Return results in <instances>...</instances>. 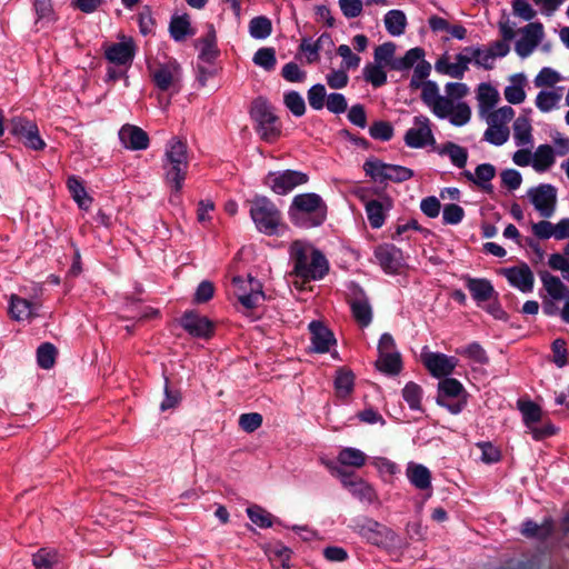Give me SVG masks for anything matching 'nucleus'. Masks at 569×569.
Instances as JSON below:
<instances>
[{"mask_svg":"<svg viewBox=\"0 0 569 569\" xmlns=\"http://www.w3.org/2000/svg\"><path fill=\"white\" fill-rule=\"evenodd\" d=\"M421 100L437 118L448 119L452 126L462 127L471 119L469 104L447 94H440L439 87L435 81L427 80L423 92H421Z\"/></svg>","mask_w":569,"mask_h":569,"instance_id":"obj_1","label":"nucleus"},{"mask_svg":"<svg viewBox=\"0 0 569 569\" xmlns=\"http://www.w3.org/2000/svg\"><path fill=\"white\" fill-rule=\"evenodd\" d=\"M290 258L293 262L292 274L302 282L320 280L329 271L327 258L310 243L299 240L292 242Z\"/></svg>","mask_w":569,"mask_h":569,"instance_id":"obj_2","label":"nucleus"},{"mask_svg":"<svg viewBox=\"0 0 569 569\" xmlns=\"http://www.w3.org/2000/svg\"><path fill=\"white\" fill-rule=\"evenodd\" d=\"M288 213L298 227H319L327 218V204L317 193H301L293 197Z\"/></svg>","mask_w":569,"mask_h":569,"instance_id":"obj_3","label":"nucleus"},{"mask_svg":"<svg viewBox=\"0 0 569 569\" xmlns=\"http://www.w3.org/2000/svg\"><path fill=\"white\" fill-rule=\"evenodd\" d=\"M162 167L166 182L179 193L189 168L188 147L184 141L172 138L167 143Z\"/></svg>","mask_w":569,"mask_h":569,"instance_id":"obj_4","label":"nucleus"},{"mask_svg":"<svg viewBox=\"0 0 569 569\" xmlns=\"http://www.w3.org/2000/svg\"><path fill=\"white\" fill-rule=\"evenodd\" d=\"M250 116L256 123L257 133L263 141L273 143L281 137V122L267 101L262 99L254 100Z\"/></svg>","mask_w":569,"mask_h":569,"instance_id":"obj_5","label":"nucleus"},{"mask_svg":"<svg viewBox=\"0 0 569 569\" xmlns=\"http://www.w3.org/2000/svg\"><path fill=\"white\" fill-rule=\"evenodd\" d=\"M250 217L256 228L266 234H273L281 221L277 206L264 196H256L250 200Z\"/></svg>","mask_w":569,"mask_h":569,"instance_id":"obj_6","label":"nucleus"},{"mask_svg":"<svg viewBox=\"0 0 569 569\" xmlns=\"http://www.w3.org/2000/svg\"><path fill=\"white\" fill-rule=\"evenodd\" d=\"M437 403L447 408L452 415L460 413L467 403L466 391L461 382L455 378L440 380Z\"/></svg>","mask_w":569,"mask_h":569,"instance_id":"obj_7","label":"nucleus"},{"mask_svg":"<svg viewBox=\"0 0 569 569\" xmlns=\"http://www.w3.org/2000/svg\"><path fill=\"white\" fill-rule=\"evenodd\" d=\"M232 284L238 301L249 311L256 309L264 300L261 283L251 276L233 277Z\"/></svg>","mask_w":569,"mask_h":569,"instance_id":"obj_8","label":"nucleus"},{"mask_svg":"<svg viewBox=\"0 0 569 569\" xmlns=\"http://www.w3.org/2000/svg\"><path fill=\"white\" fill-rule=\"evenodd\" d=\"M355 532L375 546H386L392 540V532L385 525L368 517L355 519L351 526Z\"/></svg>","mask_w":569,"mask_h":569,"instance_id":"obj_9","label":"nucleus"},{"mask_svg":"<svg viewBox=\"0 0 569 569\" xmlns=\"http://www.w3.org/2000/svg\"><path fill=\"white\" fill-rule=\"evenodd\" d=\"M309 177L307 173L297 170H283L269 172L264 178V183L277 194H287L296 187L307 183Z\"/></svg>","mask_w":569,"mask_h":569,"instance_id":"obj_10","label":"nucleus"},{"mask_svg":"<svg viewBox=\"0 0 569 569\" xmlns=\"http://www.w3.org/2000/svg\"><path fill=\"white\" fill-rule=\"evenodd\" d=\"M528 199L543 219L551 218L557 208V189L549 183H541L530 188Z\"/></svg>","mask_w":569,"mask_h":569,"instance_id":"obj_11","label":"nucleus"},{"mask_svg":"<svg viewBox=\"0 0 569 569\" xmlns=\"http://www.w3.org/2000/svg\"><path fill=\"white\" fill-rule=\"evenodd\" d=\"M11 134L22 140L23 144L32 150L39 151L46 148V142L40 137L38 126L26 118L14 117L10 121Z\"/></svg>","mask_w":569,"mask_h":569,"instance_id":"obj_12","label":"nucleus"},{"mask_svg":"<svg viewBox=\"0 0 569 569\" xmlns=\"http://www.w3.org/2000/svg\"><path fill=\"white\" fill-rule=\"evenodd\" d=\"M413 127L408 129L405 134V143L415 149L435 146L436 139L431 130V123L428 117L417 116L413 119Z\"/></svg>","mask_w":569,"mask_h":569,"instance_id":"obj_13","label":"nucleus"},{"mask_svg":"<svg viewBox=\"0 0 569 569\" xmlns=\"http://www.w3.org/2000/svg\"><path fill=\"white\" fill-rule=\"evenodd\" d=\"M521 37L515 44L517 54L525 59L528 58L539 46L545 37V30L541 22H530L520 30Z\"/></svg>","mask_w":569,"mask_h":569,"instance_id":"obj_14","label":"nucleus"},{"mask_svg":"<svg viewBox=\"0 0 569 569\" xmlns=\"http://www.w3.org/2000/svg\"><path fill=\"white\" fill-rule=\"evenodd\" d=\"M499 272L513 288L523 293L532 292L535 286V276L527 263L522 262L518 266L502 268Z\"/></svg>","mask_w":569,"mask_h":569,"instance_id":"obj_15","label":"nucleus"},{"mask_svg":"<svg viewBox=\"0 0 569 569\" xmlns=\"http://www.w3.org/2000/svg\"><path fill=\"white\" fill-rule=\"evenodd\" d=\"M180 326L192 337L208 339L213 333V323L194 311H187L179 320Z\"/></svg>","mask_w":569,"mask_h":569,"instance_id":"obj_16","label":"nucleus"},{"mask_svg":"<svg viewBox=\"0 0 569 569\" xmlns=\"http://www.w3.org/2000/svg\"><path fill=\"white\" fill-rule=\"evenodd\" d=\"M422 362L429 372L437 378H448L458 365V359L440 352L422 353Z\"/></svg>","mask_w":569,"mask_h":569,"instance_id":"obj_17","label":"nucleus"},{"mask_svg":"<svg viewBox=\"0 0 569 569\" xmlns=\"http://www.w3.org/2000/svg\"><path fill=\"white\" fill-rule=\"evenodd\" d=\"M136 46L132 38L123 37L120 42L111 43L106 48L108 61L118 66L130 64L133 60Z\"/></svg>","mask_w":569,"mask_h":569,"instance_id":"obj_18","label":"nucleus"},{"mask_svg":"<svg viewBox=\"0 0 569 569\" xmlns=\"http://www.w3.org/2000/svg\"><path fill=\"white\" fill-rule=\"evenodd\" d=\"M341 483L352 496L362 502L370 505L378 500V495L373 487L351 472Z\"/></svg>","mask_w":569,"mask_h":569,"instance_id":"obj_19","label":"nucleus"},{"mask_svg":"<svg viewBox=\"0 0 569 569\" xmlns=\"http://www.w3.org/2000/svg\"><path fill=\"white\" fill-rule=\"evenodd\" d=\"M375 257L387 273H397L402 267L401 251L391 244L380 246L375 250Z\"/></svg>","mask_w":569,"mask_h":569,"instance_id":"obj_20","label":"nucleus"},{"mask_svg":"<svg viewBox=\"0 0 569 569\" xmlns=\"http://www.w3.org/2000/svg\"><path fill=\"white\" fill-rule=\"evenodd\" d=\"M121 143L131 150H144L149 147L148 133L133 124H124L119 130Z\"/></svg>","mask_w":569,"mask_h":569,"instance_id":"obj_21","label":"nucleus"},{"mask_svg":"<svg viewBox=\"0 0 569 569\" xmlns=\"http://www.w3.org/2000/svg\"><path fill=\"white\" fill-rule=\"evenodd\" d=\"M309 330L311 335L312 349L316 352L325 353L328 352L330 346L336 343L333 333L320 321H311L309 323Z\"/></svg>","mask_w":569,"mask_h":569,"instance_id":"obj_22","label":"nucleus"},{"mask_svg":"<svg viewBox=\"0 0 569 569\" xmlns=\"http://www.w3.org/2000/svg\"><path fill=\"white\" fill-rule=\"evenodd\" d=\"M180 67L177 62H168L166 64H161L153 72V81L156 86L161 91L169 90L172 86H174L180 80Z\"/></svg>","mask_w":569,"mask_h":569,"instance_id":"obj_23","label":"nucleus"},{"mask_svg":"<svg viewBox=\"0 0 569 569\" xmlns=\"http://www.w3.org/2000/svg\"><path fill=\"white\" fill-rule=\"evenodd\" d=\"M352 316L361 327H367L372 321V308L362 290L355 293L350 300Z\"/></svg>","mask_w":569,"mask_h":569,"instance_id":"obj_24","label":"nucleus"},{"mask_svg":"<svg viewBox=\"0 0 569 569\" xmlns=\"http://www.w3.org/2000/svg\"><path fill=\"white\" fill-rule=\"evenodd\" d=\"M40 303L29 301L18 296H11L10 312L13 319L21 321L38 316Z\"/></svg>","mask_w":569,"mask_h":569,"instance_id":"obj_25","label":"nucleus"},{"mask_svg":"<svg viewBox=\"0 0 569 569\" xmlns=\"http://www.w3.org/2000/svg\"><path fill=\"white\" fill-rule=\"evenodd\" d=\"M466 286L478 305L489 301L496 293L491 282L487 279L468 278Z\"/></svg>","mask_w":569,"mask_h":569,"instance_id":"obj_26","label":"nucleus"},{"mask_svg":"<svg viewBox=\"0 0 569 569\" xmlns=\"http://www.w3.org/2000/svg\"><path fill=\"white\" fill-rule=\"evenodd\" d=\"M439 156H448L450 161L457 168H465L468 161V151L466 148L455 143L446 142L435 148Z\"/></svg>","mask_w":569,"mask_h":569,"instance_id":"obj_27","label":"nucleus"},{"mask_svg":"<svg viewBox=\"0 0 569 569\" xmlns=\"http://www.w3.org/2000/svg\"><path fill=\"white\" fill-rule=\"evenodd\" d=\"M390 207L391 202L389 199H386L385 202L370 200L366 203L367 218L373 229L382 227L386 219V211L389 210Z\"/></svg>","mask_w":569,"mask_h":569,"instance_id":"obj_28","label":"nucleus"},{"mask_svg":"<svg viewBox=\"0 0 569 569\" xmlns=\"http://www.w3.org/2000/svg\"><path fill=\"white\" fill-rule=\"evenodd\" d=\"M539 277L551 299L562 300L568 296L569 290L558 277L548 271H540Z\"/></svg>","mask_w":569,"mask_h":569,"instance_id":"obj_29","label":"nucleus"},{"mask_svg":"<svg viewBox=\"0 0 569 569\" xmlns=\"http://www.w3.org/2000/svg\"><path fill=\"white\" fill-rule=\"evenodd\" d=\"M406 475L409 481L418 489L426 490L431 487V473L427 467L410 462Z\"/></svg>","mask_w":569,"mask_h":569,"instance_id":"obj_30","label":"nucleus"},{"mask_svg":"<svg viewBox=\"0 0 569 569\" xmlns=\"http://www.w3.org/2000/svg\"><path fill=\"white\" fill-rule=\"evenodd\" d=\"M61 557L53 548H40L32 555V565L34 569H57Z\"/></svg>","mask_w":569,"mask_h":569,"instance_id":"obj_31","label":"nucleus"},{"mask_svg":"<svg viewBox=\"0 0 569 569\" xmlns=\"http://www.w3.org/2000/svg\"><path fill=\"white\" fill-rule=\"evenodd\" d=\"M200 42V52H199V60L212 63L214 59L219 54V50L217 48V38H216V31L212 26H210V30L206 34V37L201 38L199 40Z\"/></svg>","mask_w":569,"mask_h":569,"instance_id":"obj_32","label":"nucleus"},{"mask_svg":"<svg viewBox=\"0 0 569 569\" xmlns=\"http://www.w3.org/2000/svg\"><path fill=\"white\" fill-rule=\"evenodd\" d=\"M385 27L389 34L399 37L405 33L407 18L403 11L392 9L385 16Z\"/></svg>","mask_w":569,"mask_h":569,"instance_id":"obj_33","label":"nucleus"},{"mask_svg":"<svg viewBox=\"0 0 569 569\" xmlns=\"http://www.w3.org/2000/svg\"><path fill=\"white\" fill-rule=\"evenodd\" d=\"M477 99L480 113H486L497 104L499 93L491 84L481 83L478 87Z\"/></svg>","mask_w":569,"mask_h":569,"instance_id":"obj_34","label":"nucleus"},{"mask_svg":"<svg viewBox=\"0 0 569 569\" xmlns=\"http://www.w3.org/2000/svg\"><path fill=\"white\" fill-rule=\"evenodd\" d=\"M552 530L553 526L550 520H545L539 525L533 520L528 519L523 521L521 526V533L527 538L546 539L551 535Z\"/></svg>","mask_w":569,"mask_h":569,"instance_id":"obj_35","label":"nucleus"},{"mask_svg":"<svg viewBox=\"0 0 569 569\" xmlns=\"http://www.w3.org/2000/svg\"><path fill=\"white\" fill-rule=\"evenodd\" d=\"M378 370L383 373L396 376L401 371L402 362L399 352L380 353L376 361Z\"/></svg>","mask_w":569,"mask_h":569,"instance_id":"obj_36","label":"nucleus"},{"mask_svg":"<svg viewBox=\"0 0 569 569\" xmlns=\"http://www.w3.org/2000/svg\"><path fill=\"white\" fill-rule=\"evenodd\" d=\"M553 162L555 154L549 144H540L532 154V167L538 172L548 170Z\"/></svg>","mask_w":569,"mask_h":569,"instance_id":"obj_37","label":"nucleus"},{"mask_svg":"<svg viewBox=\"0 0 569 569\" xmlns=\"http://www.w3.org/2000/svg\"><path fill=\"white\" fill-rule=\"evenodd\" d=\"M475 184L478 186L485 192L491 193L493 187L491 180L496 176V168L491 163H481L476 170Z\"/></svg>","mask_w":569,"mask_h":569,"instance_id":"obj_38","label":"nucleus"},{"mask_svg":"<svg viewBox=\"0 0 569 569\" xmlns=\"http://www.w3.org/2000/svg\"><path fill=\"white\" fill-rule=\"evenodd\" d=\"M466 52L477 67L486 70H491L495 67V58L487 48L481 47H466Z\"/></svg>","mask_w":569,"mask_h":569,"instance_id":"obj_39","label":"nucleus"},{"mask_svg":"<svg viewBox=\"0 0 569 569\" xmlns=\"http://www.w3.org/2000/svg\"><path fill=\"white\" fill-rule=\"evenodd\" d=\"M337 460L343 467L361 468L366 463L367 456L357 448L347 447L340 450Z\"/></svg>","mask_w":569,"mask_h":569,"instance_id":"obj_40","label":"nucleus"},{"mask_svg":"<svg viewBox=\"0 0 569 569\" xmlns=\"http://www.w3.org/2000/svg\"><path fill=\"white\" fill-rule=\"evenodd\" d=\"M425 58V50L420 47L409 49L402 58H397L392 63V70L408 71Z\"/></svg>","mask_w":569,"mask_h":569,"instance_id":"obj_41","label":"nucleus"},{"mask_svg":"<svg viewBox=\"0 0 569 569\" xmlns=\"http://www.w3.org/2000/svg\"><path fill=\"white\" fill-rule=\"evenodd\" d=\"M532 128L528 118L518 117L513 122V138L516 144L521 147L531 144L532 142Z\"/></svg>","mask_w":569,"mask_h":569,"instance_id":"obj_42","label":"nucleus"},{"mask_svg":"<svg viewBox=\"0 0 569 569\" xmlns=\"http://www.w3.org/2000/svg\"><path fill=\"white\" fill-rule=\"evenodd\" d=\"M67 184L73 200L79 204V207L82 209H88L92 202V199L88 196L80 179L74 176L69 177Z\"/></svg>","mask_w":569,"mask_h":569,"instance_id":"obj_43","label":"nucleus"},{"mask_svg":"<svg viewBox=\"0 0 569 569\" xmlns=\"http://www.w3.org/2000/svg\"><path fill=\"white\" fill-rule=\"evenodd\" d=\"M272 24L264 16L254 17L249 22V33L254 39H266L271 34Z\"/></svg>","mask_w":569,"mask_h":569,"instance_id":"obj_44","label":"nucleus"},{"mask_svg":"<svg viewBox=\"0 0 569 569\" xmlns=\"http://www.w3.org/2000/svg\"><path fill=\"white\" fill-rule=\"evenodd\" d=\"M488 124L489 128L485 131V140L495 146L503 144L509 138V129L490 120H488Z\"/></svg>","mask_w":569,"mask_h":569,"instance_id":"obj_45","label":"nucleus"},{"mask_svg":"<svg viewBox=\"0 0 569 569\" xmlns=\"http://www.w3.org/2000/svg\"><path fill=\"white\" fill-rule=\"evenodd\" d=\"M431 71V64L425 60H420L413 69V74L410 80L411 89L421 88V92H423V87L427 84L426 79L429 77Z\"/></svg>","mask_w":569,"mask_h":569,"instance_id":"obj_46","label":"nucleus"},{"mask_svg":"<svg viewBox=\"0 0 569 569\" xmlns=\"http://www.w3.org/2000/svg\"><path fill=\"white\" fill-rule=\"evenodd\" d=\"M396 44L393 42H385L375 49V61L380 66L389 67L392 70L395 58Z\"/></svg>","mask_w":569,"mask_h":569,"instance_id":"obj_47","label":"nucleus"},{"mask_svg":"<svg viewBox=\"0 0 569 569\" xmlns=\"http://www.w3.org/2000/svg\"><path fill=\"white\" fill-rule=\"evenodd\" d=\"M170 36L176 41H182L190 34V22L187 16H177L171 19L169 26Z\"/></svg>","mask_w":569,"mask_h":569,"instance_id":"obj_48","label":"nucleus"},{"mask_svg":"<svg viewBox=\"0 0 569 569\" xmlns=\"http://www.w3.org/2000/svg\"><path fill=\"white\" fill-rule=\"evenodd\" d=\"M252 61L266 71H272L277 63L276 50L273 48H260L256 51Z\"/></svg>","mask_w":569,"mask_h":569,"instance_id":"obj_49","label":"nucleus"},{"mask_svg":"<svg viewBox=\"0 0 569 569\" xmlns=\"http://www.w3.org/2000/svg\"><path fill=\"white\" fill-rule=\"evenodd\" d=\"M519 409L522 413L523 422L529 429L541 420V409L532 401L521 402Z\"/></svg>","mask_w":569,"mask_h":569,"instance_id":"obj_50","label":"nucleus"},{"mask_svg":"<svg viewBox=\"0 0 569 569\" xmlns=\"http://www.w3.org/2000/svg\"><path fill=\"white\" fill-rule=\"evenodd\" d=\"M402 397L405 401L408 403L409 408L412 410L420 409L421 398H422V389L419 385L415 382H408L402 389Z\"/></svg>","mask_w":569,"mask_h":569,"instance_id":"obj_51","label":"nucleus"},{"mask_svg":"<svg viewBox=\"0 0 569 569\" xmlns=\"http://www.w3.org/2000/svg\"><path fill=\"white\" fill-rule=\"evenodd\" d=\"M561 94L557 91H540L536 97V106L542 112H549L557 107Z\"/></svg>","mask_w":569,"mask_h":569,"instance_id":"obj_52","label":"nucleus"},{"mask_svg":"<svg viewBox=\"0 0 569 569\" xmlns=\"http://www.w3.org/2000/svg\"><path fill=\"white\" fill-rule=\"evenodd\" d=\"M456 352L481 365L487 363L489 360L486 350L478 342L459 348Z\"/></svg>","mask_w":569,"mask_h":569,"instance_id":"obj_53","label":"nucleus"},{"mask_svg":"<svg viewBox=\"0 0 569 569\" xmlns=\"http://www.w3.org/2000/svg\"><path fill=\"white\" fill-rule=\"evenodd\" d=\"M353 373L351 371L339 370L335 380L336 391L339 397L348 396L353 389Z\"/></svg>","mask_w":569,"mask_h":569,"instance_id":"obj_54","label":"nucleus"},{"mask_svg":"<svg viewBox=\"0 0 569 569\" xmlns=\"http://www.w3.org/2000/svg\"><path fill=\"white\" fill-rule=\"evenodd\" d=\"M284 106L296 117H301L306 112V103L302 96L297 91H289L283 97Z\"/></svg>","mask_w":569,"mask_h":569,"instance_id":"obj_55","label":"nucleus"},{"mask_svg":"<svg viewBox=\"0 0 569 569\" xmlns=\"http://www.w3.org/2000/svg\"><path fill=\"white\" fill-rule=\"evenodd\" d=\"M413 177V171L407 167L387 163L385 181L403 182Z\"/></svg>","mask_w":569,"mask_h":569,"instance_id":"obj_56","label":"nucleus"},{"mask_svg":"<svg viewBox=\"0 0 569 569\" xmlns=\"http://www.w3.org/2000/svg\"><path fill=\"white\" fill-rule=\"evenodd\" d=\"M57 350L52 343H42L37 351L38 365L43 369H50L56 361Z\"/></svg>","mask_w":569,"mask_h":569,"instance_id":"obj_57","label":"nucleus"},{"mask_svg":"<svg viewBox=\"0 0 569 569\" xmlns=\"http://www.w3.org/2000/svg\"><path fill=\"white\" fill-rule=\"evenodd\" d=\"M387 163L377 158H370L363 163V171L375 181L383 182Z\"/></svg>","mask_w":569,"mask_h":569,"instance_id":"obj_58","label":"nucleus"},{"mask_svg":"<svg viewBox=\"0 0 569 569\" xmlns=\"http://www.w3.org/2000/svg\"><path fill=\"white\" fill-rule=\"evenodd\" d=\"M369 133L375 140L389 141L393 137V127L388 121H375L369 128Z\"/></svg>","mask_w":569,"mask_h":569,"instance_id":"obj_59","label":"nucleus"},{"mask_svg":"<svg viewBox=\"0 0 569 569\" xmlns=\"http://www.w3.org/2000/svg\"><path fill=\"white\" fill-rule=\"evenodd\" d=\"M383 67L385 66L378 63L368 64L363 70L365 79L373 87L383 86L387 82V74L382 69Z\"/></svg>","mask_w":569,"mask_h":569,"instance_id":"obj_60","label":"nucleus"},{"mask_svg":"<svg viewBox=\"0 0 569 569\" xmlns=\"http://www.w3.org/2000/svg\"><path fill=\"white\" fill-rule=\"evenodd\" d=\"M455 59L456 61L451 62V67H449V76L456 79H462L470 63L466 48H463L460 53L456 54Z\"/></svg>","mask_w":569,"mask_h":569,"instance_id":"obj_61","label":"nucleus"},{"mask_svg":"<svg viewBox=\"0 0 569 569\" xmlns=\"http://www.w3.org/2000/svg\"><path fill=\"white\" fill-rule=\"evenodd\" d=\"M326 97V88L321 83H317L308 90V101L315 110H321L325 107Z\"/></svg>","mask_w":569,"mask_h":569,"instance_id":"obj_62","label":"nucleus"},{"mask_svg":"<svg viewBox=\"0 0 569 569\" xmlns=\"http://www.w3.org/2000/svg\"><path fill=\"white\" fill-rule=\"evenodd\" d=\"M465 217L462 207L456 203H448L442 210V220L446 224H458Z\"/></svg>","mask_w":569,"mask_h":569,"instance_id":"obj_63","label":"nucleus"},{"mask_svg":"<svg viewBox=\"0 0 569 569\" xmlns=\"http://www.w3.org/2000/svg\"><path fill=\"white\" fill-rule=\"evenodd\" d=\"M559 81H560V74L556 70H553L549 67L542 68L539 71V73L537 74V77L535 78V84L538 88L552 87Z\"/></svg>","mask_w":569,"mask_h":569,"instance_id":"obj_64","label":"nucleus"}]
</instances>
